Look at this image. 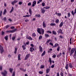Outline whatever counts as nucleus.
I'll return each instance as SVG.
<instances>
[{
    "mask_svg": "<svg viewBox=\"0 0 76 76\" xmlns=\"http://www.w3.org/2000/svg\"><path fill=\"white\" fill-rule=\"evenodd\" d=\"M50 25L51 26H56V24L55 23H51L50 24Z\"/></svg>",
    "mask_w": 76,
    "mask_h": 76,
    "instance_id": "obj_26",
    "label": "nucleus"
},
{
    "mask_svg": "<svg viewBox=\"0 0 76 76\" xmlns=\"http://www.w3.org/2000/svg\"><path fill=\"white\" fill-rule=\"evenodd\" d=\"M57 32H58V34H63L62 30L60 28L59 30H58V31H57Z\"/></svg>",
    "mask_w": 76,
    "mask_h": 76,
    "instance_id": "obj_6",
    "label": "nucleus"
},
{
    "mask_svg": "<svg viewBox=\"0 0 76 76\" xmlns=\"http://www.w3.org/2000/svg\"><path fill=\"white\" fill-rule=\"evenodd\" d=\"M32 37H36V34H35V33H33L32 34Z\"/></svg>",
    "mask_w": 76,
    "mask_h": 76,
    "instance_id": "obj_38",
    "label": "nucleus"
},
{
    "mask_svg": "<svg viewBox=\"0 0 76 76\" xmlns=\"http://www.w3.org/2000/svg\"><path fill=\"white\" fill-rule=\"evenodd\" d=\"M33 47H31L30 48L29 51L31 52H32L33 51Z\"/></svg>",
    "mask_w": 76,
    "mask_h": 76,
    "instance_id": "obj_27",
    "label": "nucleus"
},
{
    "mask_svg": "<svg viewBox=\"0 0 76 76\" xmlns=\"http://www.w3.org/2000/svg\"><path fill=\"white\" fill-rule=\"evenodd\" d=\"M49 45H51L52 46H53V44L51 42L50 43Z\"/></svg>",
    "mask_w": 76,
    "mask_h": 76,
    "instance_id": "obj_56",
    "label": "nucleus"
},
{
    "mask_svg": "<svg viewBox=\"0 0 76 76\" xmlns=\"http://www.w3.org/2000/svg\"><path fill=\"white\" fill-rule=\"evenodd\" d=\"M56 54H54L53 56H52L53 58H56Z\"/></svg>",
    "mask_w": 76,
    "mask_h": 76,
    "instance_id": "obj_50",
    "label": "nucleus"
},
{
    "mask_svg": "<svg viewBox=\"0 0 76 76\" xmlns=\"http://www.w3.org/2000/svg\"><path fill=\"white\" fill-rule=\"evenodd\" d=\"M18 1H14L13 2H11V4H12V5H14V4H15V3H17V2Z\"/></svg>",
    "mask_w": 76,
    "mask_h": 76,
    "instance_id": "obj_24",
    "label": "nucleus"
},
{
    "mask_svg": "<svg viewBox=\"0 0 76 76\" xmlns=\"http://www.w3.org/2000/svg\"><path fill=\"white\" fill-rule=\"evenodd\" d=\"M20 70L22 71H23V72H26V69H24L23 68H20Z\"/></svg>",
    "mask_w": 76,
    "mask_h": 76,
    "instance_id": "obj_12",
    "label": "nucleus"
},
{
    "mask_svg": "<svg viewBox=\"0 0 76 76\" xmlns=\"http://www.w3.org/2000/svg\"><path fill=\"white\" fill-rule=\"evenodd\" d=\"M7 72L6 70H4L3 72H1V75H2V76H6V75H7Z\"/></svg>",
    "mask_w": 76,
    "mask_h": 76,
    "instance_id": "obj_2",
    "label": "nucleus"
},
{
    "mask_svg": "<svg viewBox=\"0 0 76 76\" xmlns=\"http://www.w3.org/2000/svg\"><path fill=\"white\" fill-rule=\"evenodd\" d=\"M16 37H13L12 38V41H14L15 40V39Z\"/></svg>",
    "mask_w": 76,
    "mask_h": 76,
    "instance_id": "obj_45",
    "label": "nucleus"
},
{
    "mask_svg": "<svg viewBox=\"0 0 76 76\" xmlns=\"http://www.w3.org/2000/svg\"><path fill=\"white\" fill-rule=\"evenodd\" d=\"M33 4L36 5V4H37V2H36V1H33Z\"/></svg>",
    "mask_w": 76,
    "mask_h": 76,
    "instance_id": "obj_47",
    "label": "nucleus"
},
{
    "mask_svg": "<svg viewBox=\"0 0 76 76\" xmlns=\"http://www.w3.org/2000/svg\"><path fill=\"white\" fill-rule=\"evenodd\" d=\"M60 75L61 76H64V75H63V72H61L60 74Z\"/></svg>",
    "mask_w": 76,
    "mask_h": 76,
    "instance_id": "obj_44",
    "label": "nucleus"
},
{
    "mask_svg": "<svg viewBox=\"0 0 76 76\" xmlns=\"http://www.w3.org/2000/svg\"><path fill=\"white\" fill-rule=\"evenodd\" d=\"M31 4H32L31 3V2H29L28 3V6H31Z\"/></svg>",
    "mask_w": 76,
    "mask_h": 76,
    "instance_id": "obj_48",
    "label": "nucleus"
},
{
    "mask_svg": "<svg viewBox=\"0 0 76 76\" xmlns=\"http://www.w3.org/2000/svg\"><path fill=\"white\" fill-rule=\"evenodd\" d=\"M74 58H76V50H75L74 54L73 56Z\"/></svg>",
    "mask_w": 76,
    "mask_h": 76,
    "instance_id": "obj_13",
    "label": "nucleus"
},
{
    "mask_svg": "<svg viewBox=\"0 0 76 76\" xmlns=\"http://www.w3.org/2000/svg\"><path fill=\"white\" fill-rule=\"evenodd\" d=\"M31 15H24L23 16V17H28V18H29V16H31Z\"/></svg>",
    "mask_w": 76,
    "mask_h": 76,
    "instance_id": "obj_30",
    "label": "nucleus"
},
{
    "mask_svg": "<svg viewBox=\"0 0 76 76\" xmlns=\"http://www.w3.org/2000/svg\"><path fill=\"white\" fill-rule=\"evenodd\" d=\"M42 0H39V1L37 2V4H38L39 3H41V2H42Z\"/></svg>",
    "mask_w": 76,
    "mask_h": 76,
    "instance_id": "obj_32",
    "label": "nucleus"
},
{
    "mask_svg": "<svg viewBox=\"0 0 76 76\" xmlns=\"http://www.w3.org/2000/svg\"><path fill=\"white\" fill-rule=\"evenodd\" d=\"M68 51H70V50H71V48H70V47H69V45H68Z\"/></svg>",
    "mask_w": 76,
    "mask_h": 76,
    "instance_id": "obj_37",
    "label": "nucleus"
},
{
    "mask_svg": "<svg viewBox=\"0 0 76 76\" xmlns=\"http://www.w3.org/2000/svg\"><path fill=\"white\" fill-rule=\"evenodd\" d=\"M75 50H76V48L75 49H74L73 48H72L71 51V54H73V53H74V51H75Z\"/></svg>",
    "mask_w": 76,
    "mask_h": 76,
    "instance_id": "obj_11",
    "label": "nucleus"
},
{
    "mask_svg": "<svg viewBox=\"0 0 76 76\" xmlns=\"http://www.w3.org/2000/svg\"><path fill=\"white\" fill-rule=\"evenodd\" d=\"M9 70L10 72V73H12V71H13V69H12V68H10Z\"/></svg>",
    "mask_w": 76,
    "mask_h": 76,
    "instance_id": "obj_36",
    "label": "nucleus"
},
{
    "mask_svg": "<svg viewBox=\"0 0 76 76\" xmlns=\"http://www.w3.org/2000/svg\"><path fill=\"white\" fill-rule=\"evenodd\" d=\"M29 42L28 41H27V42L26 43V45H29Z\"/></svg>",
    "mask_w": 76,
    "mask_h": 76,
    "instance_id": "obj_57",
    "label": "nucleus"
},
{
    "mask_svg": "<svg viewBox=\"0 0 76 76\" xmlns=\"http://www.w3.org/2000/svg\"><path fill=\"white\" fill-rule=\"evenodd\" d=\"M37 31L39 34H42V35H44V32H45V31L42 28H37Z\"/></svg>",
    "mask_w": 76,
    "mask_h": 76,
    "instance_id": "obj_1",
    "label": "nucleus"
},
{
    "mask_svg": "<svg viewBox=\"0 0 76 76\" xmlns=\"http://www.w3.org/2000/svg\"><path fill=\"white\" fill-rule=\"evenodd\" d=\"M13 7H12L11 10L10 11V13H12V12H13Z\"/></svg>",
    "mask_w": 76,
    "mask_h": 76,
    "instance_id": "obj_34",
    "label": "nucleus"
},
{
    "mask_svg": "<svg viewBox=\"0 0 76 76\" xmlns=\"http://www.w3.org/2000/svg\"><path fill=\"white\" fill-rule=\"evenodd\" d=\"M68 75L69 76H72V75L68 73Z\"/></svg>",
    "mask_w": 76,
    "mask_h": 76,
    "instance_id": "obj_64",
    "label": "nucleus"
},
{
    "mask_svg": "<svg viewBox=\"0 0 76 76\" xmlns=\"http://www.w3.org/2000/svg\"><path fill=\"white\" fill-rule=\"evenodd\" d=\"M14 28H15V27L12 26L10 27V28L11 29H14Z\"/></svg>",
    "mask_w": 76,
    "mask_h": 76,
    "instance_id": "obj_63",
    "label": "nucleus"
},
{
    "mask_svg": "<svg viewBox=\"0 0 76 76\" xmlns=\"http://www.w3.org/2000/svg\"><path fill=\"white\" fill-rule=\"evenodd\" d=\"M58 16H61V13H58Z\"/></svg>",
    "mask_w": 76,
    "mask_h": 76,
    "instance_id": "obj_60",
    "label": "nucleus"
},
{
    "mask_svg": "<svg viewBox=\"0 0 76 76\" xmlns=\"http://www.w3.org/2000/svg\"><path fill=\"white\" fill-rule=\"evenodd\" d=\"M26 44H25L22 46V47L23 48V50H26Z\"/></svg>",
    "mask_w": 76,
    "mask_h": 76,
    "instance_id": "obj_8",
    "label": "nucleus"
},
{
    "mask_svg": "<svg viewBox=\"0 0 76 76\" xmlns=\"http://www.w3.org/2000/svg\"><path fill=\"white\" fill-rule=\"evenodd\" d=\"M2 13H3L2 11H0V17L1 16V14H2Z\"/></svg>",
    "mask_w": 76,
    "mask_h": 76,
    "instance_id": "obj_51",
    "label": "nucleus"
},
{
    "mask_svg": "<svg viewBox=\"0 0 76 76\" xmlns=\"http://www.w3.org/2000/svg\"><path fill=\"white\" fill-rule=\"evenodd\" d=\"M72 38L71 37L69 40V44L70 45H71L72 44Z\"/></svg>",
    "mask_w": 76,
    "mask_h": 76,
    "instance_id": "obj_39",
    "label": "nucleus"
},
{
    "mask_svg": "<svg viewBox=\"0 0 76 76\" xmlns=\"http://www.w3.org/2000/svg\"><path fill=\"white\" fill-rule=\"evenodd\" d=\"M9 37L10 39H11V38L12 37V34H10L9 35Z\"/></svg>",
    "mask_w": 76,
    "mask_h": 76,
    "instance_id": "obj_62",
    "label": "nucleus"
},
{
    "mask_svg": "<svg viewBox=\"0 0 76 76\" xmlns=\"http://www.w3.org/2000/svg\"><path fill=\"white\" fill-rule=\"evenodd\" d=\"M39 74H42V73H43V72H42V71H40L39 72Z\"/></svg>",
    "mask_w": 76,
    "mask_h": 76,
    "instance_id": "obj_52",
    "label": "nucleus"
},
{
    "mask_svg": "<svg viewBox=\"0 0 76 76\" xmlns=\"http://www.w3.org/2000/svg\"><path fill=\"white\" fill-rule=\"evenodd\" d=\"M30 57V54H27L24 58V60H26Z\"/></svg>",
    "mask_w": 76,
    "mask_h": 76,
    "instance_id": "obj_4",
    "label": "nucleus"
},
{
    "mask_svg": "<svg viewBox=\"0 0 76 76\" xmlns=\"http://www.w3.org/2000/svg\"><path fill=\"white\" fill-rule=\"evenodd\" d=\"M63 22H62L61 23H60V25H59V27L60 28H61L62 26H63Z\"/></svg>",
    "mask_w": 76,
    "mask_h": 76,
    "instance_id": "obj_16",
    "label": "nucleus"
},
{
    "mask_svg": "<svg viewBox=\"0 0 76 76\" xmlns=\"http://www.w3.org/2000/svg\"><path fill=\"white\" fill-rule=\"evenodd\" d=\"M49 62H50V64H51L52 63V61H51V58H49Z\"/></svg>",
    "mask_w": 76,
    "mask_h": 76,
    "instance_id": "obj_20",
    "label": "nucleus"
},
{
    "mask_svg": "<svg viewBox=\"0 0 76 76\" xmlns=\"http://www.w3.org/2000/svg\"><path fill=\"white\" fill-rule=\"evenodd\" d=\"M42 38V36L41 35L39 37V39L40 40V39H41Z\"/></svg>",
    "mask_w": 76,
    "mask_h": 76,
    "instance_id": "obj_35",
    "label": "nucleus"
},
{
    "mask_svg": "<svg viewBox=\"0 0 76 76\" xmlns=\"http://www.w3.org/2000/svg\"><path fill=\"white\" fill-rule=\"evenodd\" d=\"M42 4L43 6H45V3L44 2L42 3Z\"/></svg>",
    "mask_w": 76,
    "mask_h": 76,
    "instance_id": "obj_59",
    "label": "nucleus"
},
{
    "mask_svg": "<svg viewBox=\"0 0 76 76\" xmlns=\"http://www.w3.org/2000/svg\"><path fill=\"white\" fill-rule=\"evenodd\" d=\"M45 54V51H44L43 52V53H42L41 56L42 57H43V56H44Z\"/></svg>",
    "mask_w": 76,
    "mask_h": 76,
    "instance_id": "obj_23",
    "label": "nucleus"
},
{
    "mask_svg": "<svg viewBox=\"0 0 76 76\" xmlns=\"http://www.w3.org/2000/svg\"><path fill=\"white\" fill-rule=\"evenodd\" d=\"M44 8L43 7V8H41V10H42L41 11V13H43V14H44V13H45V10L44 9Z\"/></svg>",
    "mask_w": 76,
    "mask_h": 76,
    "instance_id": "obj_7",
    "label": "nucleus"
},
{
    "mask_svg": "<svg viewBox=\"0 0 76 76\" xmlns=\"http://www.w3.org/2000/svg\"><path fill=\"white\" fill-rule=\"evenodd\" d=\"M67 15L68 18L70 17V12H68Z\"/></svg>",
    "mask_w": 76,
    "mask_h": 76,
    "instance_id": "obj_41",
    "label": "nucleus"
},
{
    "mask_svg": "<svg viewBox=\"0 0 76 76\" xmlns=\"http://www.w3.org/2000/svg\"><path fill=\"white\" fill-rule=\"evenodd\" d=\"M45 38H48V37H50V35H49L48 34H45Z\"/></svg>",
    "mask_w": 76,
    "mask_h": 76,
    "instance_id": "obj_18",
    "label": "nucleus"
},
{
    "mask_svg": "<svg viewBox=\"0 0 76 76\" xmlns=\"http://www.w3.org/2000/svg\"><path fill=\"white\" fill-rule=\"evenodd\" d=\"M69 67H72V63H69Z\"/></svg>",
    "mask_w": 76,
    "mask_h": 76,
    "instance_id": "obj_54",
    "label": "nucleus"
},
{
    "mask_svg": "<svg viewBox=\"0 0 76 76\" xmlns=\"http://www.w3.org/2000/svg\"><path fill=\"white\" fill-rule=\"evenodd\" d=\"M23 2H21V1H19V4L20 5H21V4H22L23 3Z\"/></svg>",
    "mask_w": 76,
    "mask_h": 76,
    "instance_id": "obj_61",
    "label": "nucleus"
},
{
    "mask_svg": "<svg viewBox=\"0 0 76 76\" xmlns=\"http://www.w3.org/2000/svg\"><path fill=\"white\" fill-rule=\"evenodd\" d=\"M8 35H7L6 36L4 37V38L6 41H7V40L8 39Z\"/></svg>",
    "mask_w": 76,
    "mask_h": 76,
    "instance_id": "obj_17",
    "label": "nucleus"
},
{
    "mask_svg": "<svg viewBox=\"0 0 76 76\" xmlns=\"http://www.w3.org/2000/svg\"><path fill=\"white\" fill-rule=\"evenodd\" d=\"M58 43H56L55 44V47H57V46H58Z\"/></svg>",
    "mask_w": 76,
    "mask_h": 76,
    "instance_id": "obj_53",
    "label": "nucleus"
},
{
    "mask_svg": "<svg viewBox=\"0 0 76 76\" xmlns=\"http://www.w3.org/2000/svg\"><path fill=\"white\" fill-rule=\"evenodd\" d=\"M9 27H10V26H9V25H7L6 26L5 28H6V29H7V28H9Z\"/></svg>",
    "mask_w": 76,
    "mask_h": 76,
    "instance_id": "obj_49",
    "label": "nucleus"
},
{
    "mask_svg": "<svg viewBox=\"0 0 76 76\" xmlns=\"http://www.w3.org/2000/svg\"><path fill=\"white\" fill-rule=\"evenodd\" d=\"M7 12V11L6 10V9H4L3 12V15H4L6 14Z\"/></svg>",
    "mask_w": 76,
    "mask_h": 76,
    "instance_id": "obj_14",
    "label": "nucleus"
},
{
    "mask_svg": "<svg viewBox=\"0 0 76 76\" xmlns=\"http://www.w3.org/2000/svg\"><path fill=\"white\" fill-rule=\"evenodd\" d=\"M50 71V69H46V73L48 74L49 73Z\"/></svg>",
    "mask_w": 76,
    "mask_h": 76,
    "instance_id": "obj_19",
    "label": "nucleus"
},
{
    "mask_svg": "<svg viewBox=\"0 0 76 76\" xmlns=\"http://www.w3.org/2000/svg\"><path fill=\"white\" fill-rule=\"evenodd\" d=\"M26 38L28 39H29V40H32V38L28 35H26Z\"/></svg>",
    "mask_w": 76,
    "mask_h": 76,
    "instance_id": "obj_5",
    "label": "nucleus"
},
{
    "mask_svg": "<svg viewBox=\"0 0 76 76\" xmlns=\"http://www.w3.org/2000/svg\"><path fill=\"white\" fill-rule=\"evenodd\" d=\"M15 76V72H14L12 73V76Z\"/></svg>",
    "mask_w": 76,
    "mask_h": 76,
    "instance_id": "obj_58",
    "label": "nucleus"
},
{
    "mask_svg": "<svg viewBox=\"0 0 76 76\" xmlns=\"http://www.w3.org/2000/svg\"><path fill=\"white\" fill-rule=\"evenodd\" d=\"M29 12L30 15H32V10H31V8L29 9Z\"/></svg>",
    "mask_w": 76,
    "mask_h": 76,
    "instance_id": "obj_28",
    "label": "nucleus"
},
{
    "mask_svg": "<svg viewBox=\"0 0 76 76\" xmlns=\"http://www.w3.org/2000/svg\"><path fill=\"white\" fill-rule=\"evenodd\" d=\"M52 34L53 35H56L57 34V32H56L55 31L53 30L52 31Z\"/></svg>",
    "mask_w": 76,
    "mask_h": 76,
    "instance_id": "obj_22",
    "label": "nucleus"
},
{
    "mask_svg": "<svg viewBox=\"0 0 76 76\" xmlns=\"http://www.w3.org/2000/svg\"><path fill=\"white\" fill-rule=\"evenodd\" d=\"M43 27V28H45L46 27V24L45 23V21H43L42 23Z\"/></svg>",
    "mask_w": 76,
    "mask_h": 76,
    "instance_id": "obj_10",
    "label": "nucleus"
},
{
    "mask_svg": "<svg viewBox=\"0 0 76 76\" xmlns=\"http://www.w3.org/2000/svg\"><path fill=\"white\" fill-rule=\"evenodd\" d=\"M57 50L58 51H60V47L59 46H58V47L57 48Z\"/></svg>",
    "mask_w": 76,
    "mask_h": 76,
    "instance_id": "obj_40",
    "label": "nucleus"
},
{
    "mask_svg": "<svg viewBox=\"0 0 76 76\" xmlns=\"http://www.w3.org/2000/svg\"><path fill=\"white\" fill-rule=\"evenodd\" d=\"M3 51H4V50H3V47H2L1 45H0V52L1 54H3Z\"/></svg>",
    "mask_w": 76,
    "mask_h": 76,
    "instance_id": "obj_3",
    "label": "nucleus"
},
{
    "mask_svg": "<svg viewBox=\"0 0 76 76\" xmlns=\"http://www.w3.org/2000/svg\"><path fill=\"white\" fill-rule=\"evenodd\" d=\"M49 50L48 51V53H50V51H53V49L52 48H50L48 50Z\"/></svg>",
    "mask_w": 76,
    "mask_h": 76,
    "instance_id": "obj_25",
    "label": "nucleus"
},
{
    "mask_svg": "<svg viewBox=\"0 0 76 76\" xmlns=\"http://www.w3.org/2000/svg\"><path fill=\"white\" fill-rule=\"evenodd\" d=\"M39 49L40 52L42 53V48L41 47V45L39 46Z\"/></svg>",
    "mask_w": 76,
    "mask_h": 76,
    "instance_id": "obj_9",
    "label": "nucleus"
},
{
    "mask_svg": "<svg viewBox=\"0 0 76 76\" xmlns=\"http://www.w3.org/2000/svg\"><path fill=\"white\" fill-rule=\"evenodd\" d=\"M59 22V20H58V19H57V20H56V23H58Z\"/></svg>",
    "mask_w": 76,
    "mask_h": 76,
    "instance_id": "obj_31",
    "label": "nucleus"
},
{
    "mask_svg": "<svg viewBox=\"0 0 76 76\" xmlns=\"http://www.w3.org/2000/svg\"><path fill=\"white\" fill-rule=\"evenodd\" d=\"M43 7L44 8V9H45L46 10L47 9H50V7L48 6H47L46 7Z\"/></svg>",
    "mask_w": 76,
    "mask_h": 76,
    "instance_id": "obj_29",
    "label": "nucleus"
},
{
    "mask_svg": "<svg viewBox=\"0 0 76 76\" xmlns=\"http://www.w3.org/2000/svg\"><path fill=\"white\" fill-rule=\"evenodd\" d=\"M13 7H12L11 10L10 11V13H12V12H13Z\"/></svg>",
    "mask_w": 76,
    "mask_h": 76,
    "instance_id": "obj_33",
    "label": "nucleus"
},
{
    "mask_svg": "<svg viewBox=\"0 0 76 76\" xmlns=\"http://www.w3.org/2000/svg\"><path fill=\"white\" fill-rule=\"evenodd\" d=\"M71 13L72 15H73V16H75V14H74V12L73 11H71Z\"/></svg>",
    "mask_w": 76,
    "mask_h": 76,
    "instance_id": "obj_46",
    "label": "nucleus"
},
{
    "mask_svg": "<svg viewBox=\"0 0 76 76\" xmlns=\"http://www.w3.org/2000/svg\"><path fill=\"white\" fill-rule=\"evenodd\" d=\"M16 29H15L14 30H13L10 31V33H13V32H16Z\"/></svg>",
    "mask_w": 76,
    "mask_h": 76,
    "instance_id": "obj_21",
    "label": "nucleus"
},
{
    "mask_svg": "<svg viewBox=\"0 0 76 76\" xmlns=\"http://www.w3.org/2000/svg\"><path fill=\"white\" fill-rule=\"evenodd\" d=\"M50 41H51V40H50V39H49L47 41L46 44H47V43H49V42H50Z\"/></svg>",
    "mask_w": 76,
    "mask_h": 76,
    "instance_id": "obj_55",
    "label": "nucleus"
},
{
    "mask_svg": "<svg viewBox=\"0 0 76 76\" xmlns=\"http://www.w3.org/2000/svg\"><path fill=\"white\" fill-rule=\"evenodd\" d=\"M47 33H49V34H52L51 31H47Z\"/></svg>",
    "mask_w": 76,
    "mask_h": 76,
    "instance_id": "obj_42",
    "label": "nucleus"
},
{
    "mask_svg": "<svg viewBox=\"0 0 76 76\" xmlns=\"http://www.w3.org/2000/svg\"><path fill=\"white\" fill-rule=\"evenodd\" d=\"M17 51H18V48L16 47H15V51L14 52V53L15 54H16Z\"/></svg>",
    "mask_w": 76,
    "mask_h": 76,
    "instance_id": "obj_15",
    "label": "nucleus"
},
{
    "mask_svg": "<svg viewBox=\"0 0 76 76\" xmlns=\"http://www.w3.org/2000/svg\"><path fill=\"white\" fill-rule=\"evenodd\" d=\"M1 35H4V32L3 31H2L1 32Z\"/></svg>",
    "mask_w": 76,
    "mask_h": 76,
    "instance_id": "obj_43",
    "label": "nucleus"
}]
</instances>
